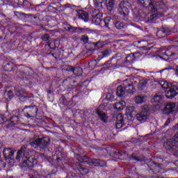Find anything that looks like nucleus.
I'll list each match as a JSON object with an SVG mask.
<instances>
[{
	"instance_id": "1",
	"label": "nucleus",
	"mask_w": 178,
	"mask_h": 178,
	"mask_svg": "<svg viewBox=\"0 0 178 178\" xmlns=\"http://www.w3.org/2000/svg\"><path fill=\"white\" fill-rule=\"evenodd\" d=\"M16 161L22 163V166L25 168H34L37 165L38 161L35 155L31 154V152L27 149V145H24L18 150L15 157Z\"/></svg>"
},
{
	"instance_id": "2",
	"label": "nucleus",
	"mask_w": 178,
	"mask_h": 178,
	"mask_svg": "<svg viewBox=\"0 0 178 178\" xmlns=\"http://www.w3.org/2000/svg\"><path fill=\"white\" fill-rule=\"evenodd\" d=\"M29 144L36 149H45L51 144V139L49 137L33 138L30 140Z\"/></svg>"
},
{
	"instance_id": "3",
	"label": "nucleus",
	"mask_w": 178,
	"mask_h": 178,
	"mask_svg": "<svg viewBox=\"0 0 178 178\" xmlns=\"http://www.w3.org/2000/svg\"><path fill=\"white\" fill-rule=\"evenodd\" d=\"M95 6L98 9L93 10L91 14L92 16V22L94 24L98 25L101 24L102 21V13L99 12V9H102V3L105 2V0H94Z\"/></svg>"
},
{
	"instance_id": "4",
	"label": "nucleus",
	"mask_w": 178,
	"mask_h": 178,
	"mask_svg": "<svg viewBox=\"0 0 178 178\" xmlns=\"http://www.w3.org/2000/svg\"><path fill=\"white\" fill-rule=\"evenodd\" d=\"M131 10V3L129 1H122L119 4L118 12L122 20H129V13Z\"/></svg>"
},
{
	"instance_id": "5",
	"label": "nucleus",
	"mask_w": 178,
	"mask_h": 178,
	"mask_svg": "<svg viewBox=\"0 0 178 178\" xmlns=\"http://www.w3.org/2000/svg\"><path fill=\"white\" fill-rule=\"evenodd\" d=\"M138 2L140 5L144 6V8H148L152 12H156L158 9H163L165 8V5H163L162 1L152 3L151 0H138Z\"/></svg>"
},
{
	"instance_id": "6",
	"label": "nucleus",
	"mask_w": 178,
	"mask_h": 178,
	"mask_svg": "<svg viewBox=\"0 0 178 178\" xmlns=\"http://www.w3.org/2000/svg\"><path fill=\"white\" fill-rule=\"evenodd\" d=\"M14 91L15 92V95L18 97L21 102H27V101H31V97L29 96L27 91H26V90L23 89L22 87L15 86Z\"/></svg>"
},
{
	"instance_id": "7",
	"label": "nucleus",
	"mask_w": 178,
	"mask_h": 178,
	"mask_svg": "<svg viewBox=\"0 0 178 178\" xmlns=\"http://www.w3.org/2000/svg\"><path fill=\"white\" fill-rule=\"evenodd\" d=\"M137 120L141 123L147 122V119L149 118V107L148 105H144L142 106V111L136 115Z\"/></svg>"
},
{
	"instance_id": "8",
	"label": "nucleus",
	"mask_w": 178,
	"mask_h": 178,
	"mask_svg": "<svg viewBox=\"0 0 178 178\" xmlns=\"http://www.w3.org/2000/svg\"><path fill=\"white\" fill-rule=\"evenodd\" d=\"M164 147L166 149H172L175 152H178V132L175 135L174 138L164 143Z\"/></svg>"
},
{
	"instance_id": "9",
	"label": "nucleus",
	"mask_w": 178,
	"mask_h": 178,
	"mask_svg": "<svg viewBox=\"0 0 178 178\" xmlns=\"http://www.w3.org/2000/svg\"><path fill=\"white\" fill-rule=\"evenodd\" d=\"M16 16H23L26 19H30L31 23L33 24V26H37L41 23V19H40V15H32V14H25L19 12H15Z\"/></svg>"
},
{
	"instance_id": "10",
	"label": "nucleus",
	"mask_w": 178,
	"mask_h": 178,
	"mask_svg": "<svg viewBox=\"0 0 178 178\" xmlns=\"http://www.w3.org/2000/svg\"><path fill=\"white\" fill-rule=\"evenodd\" d=\"M23 111H26V118L29 119V118H35L38 113V107L37 106H26Z\"/></svg>"
},
{
	"instance_id": "11",
	"label": "nucleus",
	"mask_w": 178,
	"mask_h": 178,
	"mask_svg": "<svg viewBox=\"0 0 178 178\" xmlns=\"http://www.w3.org/2000/svg\"><path fill=\"white\" fill-rule=\"evenodd\" d=\"M154 14H145L141 15L140 12V17L145 23H154L155 20L158 19V15H156V10L155 12H152Z\"/></svg>"
},
{
	"instance_id": "12",
	"label": "nucleus",
	"mask_w": 178,
	"mask_h": 178,
	"mask_svg": "<svg viewBox=\"0 0 178 178\" xmlns=\"http://www.w3.org/2000/svg\"><path fill=\"white\" fill-rule=\"evenodd\" d=\"M165 97L168 99H173L178 95V87L176 86H170L165 91Z\"/></svg>"
},
{
	"instance_id": "13",
	"label": "nucleus",
	"mask_w": 178,
	"mask_h": 178,
	"mask_svg": "<svg viewBox=\"0 0 178 178\" xmlns=\"http://www.w3.org/2000/svg\"><path fill=\"white\" fill-rule=\"evenodd\" d=\"M175 111H176V103L169 102L165 105L162 113L163 115H173Z\"/></svg>"
},
{
	"instance_id": "14",
	"label": "nucleus",
	"mask_w": 178,
	"mask_h": 178,
	"mask_svg": "<svg viewBox=\"0 0 178 178\" xmlns=\"http://www.w3.org/2000/svg\"><path fill=\"white\" fill-rule=\"evenodd\" d=\"M15 151L10 148H6L3 151V155L6 161H13L15 159Z\"/></svg>"
},
{
	"instance_id": "15",
	"label": "nucleus",
	"mask_w": 178,
	"mask_h": 178,
	"mask_svg": "<svg viewBox=\"0 0 178 178\" xmlns=\"http://www.w3.org/2000/svg\"><path fill=\"white\" fill-rule=\"evenodd\" d=\"M76 16H78L79 19L83 20L86 23L90 20V15H88V13L82 10H76Z\"/></svg>"
},
{
	"instance_id": "16",
	"label": "nucleus",
	"mask_w": 178,
	"mask_h": 178,
	"mask_svg": "<svg viewBox=\"0 0 178 178\" xmlns=\"http://www.w3.org/2000/svg\"><path fill=\"white\" fill-rule=\"evenodd\" d=\"M122 86H124L125 92H127V94H134V92H136V88H134L133 83H129L125 81Z\"/></svg>"
},
{
	"instance_id": "17",
	"label": "nucleus",
	"mask_w": 178,
	"mask_h": 178,
	"mask_svg": "<svg viewBox=\"0 0 178 178\" xmlns=\"http://www.w3.org/2000/svg\"><path fill=\"white\" fill-rule=\"evenodd\" d=\"M115 127L116 129H122L124 126V118L122 113H119L115 116Z\"/></svg>"
},
{
	"instance_id": "18",
	"label": "nucleus",
	"mask_w": 178,
	"mask_h": 178,
	"mask_svg": "<svg viewBox=\"0 0 178 178\" xmlns=\"http://www.w3.org/2000/svg\"><path fill=\"white\" fill-rule=\"evenodd\" d=\"M170 33H172L170 29L162 28L161 29L157 31L156 36L159 38H163V37H166V35H170Z\"/></svg>"
},
{
	"instance_id": "19",
	"label": "nucleus",
	"mask_w": 178,
	"mask_h": 178,
	"mask_svg": "<svg viewBox=\"0 0 178 178\" xmlns=\"http://www.w3.org/2000/svg\"><path fill=\"white\" fill-rule=\"evenodd\" d=\"M106 163L104 161L101 160L95 159H90L89 161V165L90 166H105Z\"/></svg>"
},
{
	"instance_id": "20",
	"label": "nucleus",
	"mask_w": 178,
	"mask_h": 178,
	"mask_svg": "<svg viewBox=\"0 0 178 178\" xmlns=\"http://www.w3.org/2000/svg\"><path fill=\"white\" fill-rule=\"evenodd\" d=\"M74 83H76V81L73 80L72 77H68L63 81V86L66 88L72 87Z\"/></svg>"
},
{
	"instance_id": "21",
	"label": "nucleus",
	"mask_w": 178,
	"mask_h": 178,
	"mask_svg": "<svg viewBox=\"0 0 178 178\" xmlns=\"http://www.w3.org/2000/svg\"><path fill=\"white\" fill-rule=\"evenodd\" d=\"M68 31H70L71 33H80V31H83L84 33H90V29H80L74 26H70V29Z\"/></svg>"
},
{
	"instance_id": "22",
	"label": "nucleus",
	"mask_w": 178,
	"mask_h": 178,
	"mask_svg": "<svg viewBox=\"0 0 178 178\" xmlns=\"http://www.w3.org/2000/svg\"><path fill=\"white\" fill-rule=\"evenodd\" d=\"M125 106H126V102L123 100L119 102H117L114 104L115 109H117V111H118L119 112H120V111H123Z\"/></svg>"
},
{
	"instance_id": "23",
	"label": "nucleus",
	"mask_w": 178,
	"mask_h": 178,
	"mask_svg": "<svg viewBox=\"0 0 178 178\" xmlns=\"http://www.w3.org/2000/svg\"><path fill=\"white\" fill-rule=\"evenodd\" d=\"M126 90L124 89V86L121 85L117 88L116 94L118 97H122L126 95Z\"/></svg>"
},
{
	"instance_id": "24",
	"label": "nucleus",
	"mask_w": 178,
	"mask_h": 178,
	"mask_svg": "<svg viewBox=\"0 0 178 178\" xmlns=\"http://www.w3.org/2000/svg\"><path fill=\"white\" fill-rule=\"evenodd\" d=\"M147 84H148V79H141L138 83V90H140V91H143V90L147 87Z\"/></svg>"
},
{
	"instance_id": "25",
	"label": "nucleus",
	"mask_w": 178,
	"mask_h": 178,
	"mask_svg": "<svg viewBox=\"0 0 178 178\" xmlns=\"http://www.w3.org/2000/svg\"><path fill=\"white\" fill-rule=\"evenodd\" d=\"M97 115L99 117V119L102 120V122H104V123H106L108 120V117L106 116V114L99 110L98 108L96 111Z\"/></svg>"
},
{
	"instance_id": "26",
	"label": "nucleus",
	"mask_w": 178,
	"mask_h": 178,
	"mask_svg": "<svg viewBox=\"0 0 178 178\" xmlns=\"http://www.w3.org/2000/svg\"><path fill=\"white\" fill-rule=\"evenodd\" d=\"M76 159L77 161H79V162H81V163H84L87 162L88 165H89L90 160L91 159H89L87 156H79V154H77Z\"/></svg>"
},
{
	"instance_id": "27",
	"label": "nucleus",
	"mask_w": 178,
	"mask_h": 178,
	"mask_svg": "<svg viewBox=\"0 0 178 178\" xmlns=\"http://www.w3.org/2000/svg\"><path fill=\"white\" fill-rule=\"evenodd\" d=\"M77 170L83 176L88 174V168L86 167H83L81 165H79L76 168Z\"/></svg>"
},
{
	"instance_id": "28",
	"label": "nucleus",
	"mask_w": 178,
	"mask_h": 178,
	"mask_svg": "<svg viewBox=\"0 0 178 178\" xmlns=\"http://www.w3.org/2000/svg\"><path fill=\"white\" fill-rule=\"evenodd\" d=\"M145 101H147V96L145 95H138L135 97V102L136 104H143Z\"/></svg>"
},
{
	"instance_id": "29",
	"label": "nucleus",
	"mask_w": 178,
	"mask_h": 178,
	"mask_svg": "<svg viewBox=\"0 0 178 178\" xmlns=\"http://www.w3.org/2000/svg\"><path fill=\"white\" fill-rule=\"evenodd\" d=\"M106 6L108 10H109V12H112L115 6V0H106Z\"/></svg>"
},
{
	"instance_id": "30",
	"label": "nucleus",
	"mask_w": 178,
	"mask_h": 178,
	"mask_svg": "<svg viewBox=\"0 0 178 178\" xmlns=\"http://www.w3.org/2000/svg\"><path fill=\"white\" fill-rule=\"evenodd\" d=\"M13 97H15V94H13V91L12 90L6 91L4 93V98L7 99V101H10Z\"/></svg>"
},
{
	"instance_id": "31",
	"label": "nucleus",
	"mask_w": 178,
	"mask_h": 178,
	"mask_svg": "<svg viewBox=\"0 0 178 178\" xmlns=\"http://www.w3.org/2000/svg\"><path fill=\"white\" fill-rule=\"evenodd\" d=\"M127 112L133 116V115H137L136 113L137 112V108L134 107V106H131L127 108Z\"/></svg>"
},
{
	"instance_id": "32",
	"label": "nucleus",
	"mask_w": 178,
	"mask_h": 178,
	"mask_svg": "<svg viewBox=\"0 0 178 178\" xmlns=\"http://www.w3.org/2000/svg\"><path fill=\"white\" fill-rule=\"evenodd\" d=\"M73 73L75 76H81L83 74V69L80 67H74Z\"/></svg>"
},
{
	"instance_id": "33",
	"label": "nucleus",
	"mask_w": 178,
	"mask_h": 178,
	"mask_svg": "<svg viewBox=\"0 0 178 178\" xmlns=\"http://www.w3.org/2000/svg\"><path fill=\"white\" fill-rule=\"evenodd\" d=\"M159 83L162 87V88H165L166 90H168V88L172 86V84L168 83L166 81H160Z\"/></svg>"
},
{
	"instance_id": "34",
	"label": "nucleus",
	"mask_w": 178,
	"mask_h": 178,
	"mask_svg": "<svg viewBox=\"0 0 178 178\" xmlns=\"http://www.w3.org/2000/svg\"><path fill=\"white\" fill-rule=\"evenodd\" d=\"M4 70L6 72H12L13 70V64L12 63H6L4 65Z\"/></svg>"
},
{
	"instance_id": "35",
	"label": "nucleus",
	"mask_w": 178,
	"mask_h": 178,
	"mask_svg": "<svg viewBox=\"0 0 178 178\" xmlns=\"http://www.w3.org/2000/svg\"><path fill=\"white\" fill-rule=\"evenodd\" d=\"M134 55H136V53H134L133 54H129L126 57L125 63H131V62H133V60L134 59Z\"/></svg>"
},
{
	"instance_id": "36",
	"label": "nucleus",
	"mask_w": 178,
	"mask_h": 178,
	"mask_svg": "<svg viewBox=\"0 0 178 178\" xmlns=\"http://www.w3.org/2000/svg\"><path fill=\"white\" fill-rule=\"evenodd\" d=\"M31 6H33V4L30 3L29 1L27 0L23 1L22 7L24 8V9H27V8H31Z\"/></svg>"
},
{
	"instance_id": "37",
	"label": "nucleus",
	"mask_w": 178,
	"mask_h": 178,
	"mask_svg": "<svg viewBox=\"0 0 178 178\" xmlns=\"http://www.w3.org/2000/svg\"><path fill=\"white\" fill-rule=\"evenodd\" d=\"M23 1L24 0H14V6H15V8L23 6Z\"/></svg>"
},
{
	"instance_id": "38",
	"label": "nucleus",
	"mask_w": 178,
	"mask_h": 178,
	"mask_svg": "<svg viewBox=\"0 0 178 178\" xmlns=\"http://www.w3.org/2000/svg\"><path fill=\"white\" fill-rule=\"evenodd\" d=\"M111 55V51L109 50H104L101 52L100 56L101 58H106V56H109Z\"/></svg>"
},
{
	"instance_id": "39",
	"label": "nucleus",
	"mask_w": 178,
	"mask_h": 178,
	"mask_svg": "<svg viewBox=\"0 0 178 178\" xmlns=\"http://www.w3.org/2000/svg\"><path fill=\"white\" fill-rule=\"evenodd\" d=\"M115 26L118 30H122V29H123L124 27V24H123V22H117L115 24Z\"/></svg>"
},
{
	"instance_id": "40",
	"label": "nucleus",
	"mask_w": 178,
	"mask_h": 178,
	"mask_svg": "<svg viewBox=\"0 0 178 178\" xmlns=\"http://www.w3.org/2000/svg\"><path fill=\"white\" fill-rule=\"evenodd\" d=\"M154 102H161L162 101V95H155L153 97Z\"/></svg>"
},
{
	"instance_id": "41",
	"label": "nucleus",
	"mask_w": 178,
	"mask_h": 178,
	"mask_svg": "<svg viewBox=\"0 0 178 178\" xmlns=\"http://www.w3.org/2000/svg\"><path fill=\"white\" fill-rule=\"evenodd\" d=\"M104 26L107 27V29H109V24L111 23V19L109 17H106L104 19Z\"/></svg>"
},
{
	"instance_id": "42",
	"label": "nucleus",
	"mask_w": 178,
	"mask_h": 178,
	"mask_svg": "<svg viewBox=\"0 0 178 178\" xmlns=\"http://www.w3.org/2000/svg\"><path fill=\"white\" fill-rule=\"evenodd\" d=\"M152 165H154V166H156L157 168H161V163H155L154 161H149L147 163V166L149 168H151Z\"/></svg>"
},
{
	"instance_id": "43",
	"label": "nucleus",
	"mask_w": 178,
	"mask_h": 178,
	"mask_svg": "<svg viewBox=\"0 0 178 178\" xmlns=\"http://www.w3.org/2000/svg\"><path fill=\"white\" fill-rule=\"evenodd\" d=\"M88 36L86 35H83L81 38V41L83 42V44H88Z\"/></svg>"
},
{
	"instance_id": "44",
	"label": "nucleus",
	"mask_w": 178,
	"mask_h": 178,
	"mask_svg": "<svg viewBox=\"0 0 178 178\" xmlns=\"http://www.w3.org/2000/svg\"><path fill=\"white\" fill-rule=\"evenodd\" d=\"M130 159L131 161H136V162H141V159L137 157L136 154H132L131 156L130 157Z\"/></svg>"
},
{
	"instance_id": "45",
	"label": "nucleus",
	"mask_w": 178,
	"mask_h": 178,
	"mask_svg": "<svg viewBox=\"0 0 178 178\" xmlns=\"http://www.w3.org/2000/svg\"><path fill=\"white\" fill-rule=\"evenodd\" d=\"M63 26V29H65L66 31H69V30L70 29L71 25L67 23H64Z\"/></svg>"
},
{
	"instance_id": "46",
	"label": "nucleus",
	"mask_w": 178,
	"mask_h": 178,
	"mask_svg": "<svg viewBox=\"0 0 178 178\" xmlns=\"http://www.w3.org/2000/svg\"><path fill=\"white\" fill-rule=\"evenodd\" d=\"M42 40H43V41H49V35H48V33L44 34L42 37Z\"/></svg>"
},
{
	"instance_id": "47",
	"label": "nucleus",
	"mask_w": 178,
	"mask_h": 178,
	"mask_svg": "<svg viewBox=\"0 0 178 178\" xmlns=\"http://www.w3.org/2000/svg\"><path fill=\"white\" fill-rule=\"evenodd\" d=\"M73 69H74V67H72V66L70 65H67V68L66 70L68 71V72H72L73 73Z\"/></svg>"
},
{
	"instance_id": "48",
	"label": "nucleus",
	"mask_w": 178,
	"mask_h": 178,
	"mask_svg": "<svg viewBox=\"0 0 178 178\" xmlns=\"http://www.w3.org/2000/svg\"><path fill=\"white\" fill-rule=\"evenodd\" d=\"M167 56L168 58H163V56ZM163 56H160V58H161V59H165V60H168V59H169V55H168V53H164V54H163Z\"/></svg>"
},
{
	"instance_id": "49",
	"label": "nucleus",
	"mask_w": 178,
	"mask_h": 178,
	"mask_svg": "<svg viewBox=\"0 0 178 178\" xmlns=\"http://www.w3.org/2000/svg\"><path fill=\"white\" fill-rule=\"evenodd\" d=\"M170 118H168V119L166 120V122H165L164 126H169V124H170Z\"/></svg>"
},
{
	"instance_id": "50",
	"label": "nucleus",
	"mask_w": 178,
	"mask_h": 178,
	"mask_svg": "<svg viewBox=\"0 0 178 178\" xmlns=\"http://www.w3.org/2000/svg\"><path fill=\"white\" fill-rule=\"evenodd\" d=\"M41 6H44V2H42L41 4H39V5H36L35 6V9H37V8H41Z\"/></svg>"
},
{
	"instance_id": "51",
	"label": "nucleus",
	"mask_w": 178,
	"mask_h": 178,
	"mask_svg": "<svg viewBox=\"0 0 178 178\" xmlns=\"http://www.w3.org/2000/svg\"><path fill=\"white\" fill-rule=\"evenodd\" d=\"M172 42H174V44H175V45H178V38L173 39Z\"/></svg>"
},
{
	"instance_id": "52",
	"label": "nucleus",
	"mask_w": 178,
	"mask_h": 178,
	"mask_svg": "<svg viewBox=\"0 0 178 178\" xmlns=\"http://www.w3.org/2000/svg\"><path fill=\"white\" fill-rule=\"evenodd\" d=\"M30 178H41L40 175H30Z\"/></svg>"
},
{
	"instance_id": "53",
	"label": "nucleus",
	"mask_w": 178,
	"mask_h": 178,
	"mask_svg": "<svg viewBox=\"0 0 178 178\" xmlns=\"http://www.w3.org/2000/svg\"><path fill=\"white\" fill-rule=\"evenodd\" d=\"M178 55V53H175V52H172L170 54L169 56H176Z\"/></svg>"
},
{
	"instance_id": "54",
	"label": "nucleus",
	"mask_w": 178,
	"mask_h": 178,
	"mask_svg": "<svg viewBox=\"0 0 178 178\" xmlns=\"http://www.w3.org/2000/svg\"><path fill=\"white\" fill-rule=\"evenodd\" d=\"M0 5H5V0H0Z\"/></svg>"
},
{
	"instance_id": "55",
	"label": "nucleus",
	"mask_w": 178,
	"mask_h": 178,
	"mask_svg": "<svg viewBox=\"0 0 178 178\" xmlns=\"http://www.w3.org/2000/svg\"><path fill=\"white\" fill-rule=\"evenodd\" d=\"M140 49H147V47L145 46L143 47H139Z\"/></svg>"
},
{
	"instance_id": "56",
	"label": "nucleus",
	"mask_w": 178,
	"mask_h": 178,
	"mask_svg": "<svg viewBox=\"0 0 178 178\" xmlns=\"http://www.w3.org/2000/svg\"><path fill=\"white\" fill-rule=\"evenodd\" d=\"M47 92H48V94H51V93L52 92V90H49L47 91Z\"/></svg>"
},
{
	"instance_id": "57",
	"label": "nucleus",
	"mask_w": 178,
	"mask_h": 178,
	"mask_svg": "<svg viewBox=\"0 0 178 178\" xmlns=\"http://www.w3.org/2000/svg\"><path fill=\"white\" fill-rule=\"evenodd\" d=\"M111 63V60H108L105 65H109Z\"/></svg>"
},
{
	"instance_id": "58",
	"label": "nucleus",
	"mask_w": 178,
	"mask_h": 178,
	"mask_svg": "<svg viewBox=\"0 0 178 178\" xmlns=\"http://www.w3.org/2000/svg\"><path fill=\"white\" fill-rule=\"evenodd\" d=\"M49 8L51 9L52 8V9H55V8L52 7V6H49Z\"/></svg>"
},
{
	"instance_id": "59",
	"label": "nucleus",
	"mask_w": 178,
	"mask_h": 178,
	"mask_svg": "<svg viewBox=\"0 0 178 178\" xmlns=\"http://www.w3.org/2000/svg\"><path fill=\"white\" fill-rule=\"evenodd\" d=\"M56 160L57 161H60V157H57Z\"/></svg>"
},
{
	"instance_id": "60",
	"label": "nucleus",
	"mask_w": 178,
	"mask_h": 178,
	"mask_svg": "<svg viewBox=\"0 0 178 178\" xmlns=\"http://www.w3.org/2000/svg\"><path fill=\"white\" fill-rule=\"evenodd\" d=\"M97 45H98V42L95 44V46L97 47Z\"/></svg>"
},
{
	"instance_id": "61",
	"label": "nucleus",
	"mask_w": 178,
	"mask_h": 178,
	"mask_svg": "<svg viewBox=\"0 0 178 178\" xmlns=\"http://www.w3.org/2000/svg\"><path fill=\"white\" fill-rule=\"evenodd\" d=\"M63 99H65V97H63Z\"/></svg>"
},
{
	"instance_id": "62",
	"label": "nucleus",
	"mask_w": 178,
	"mask_h": 178,
	"mask_svg": "<svg viewBox=\"0 0 178 178\" xmlns=\"http://www.w3.org/2000/svg\"><path fill=\"white\" fill-rule=\"evenodd\" d=\"M52 56H54V54H52Z\"/></svg>"
}]
</instances>
